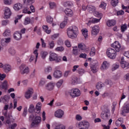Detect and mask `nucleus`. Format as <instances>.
Returning <instances> with one entry per match:
<instances>
[{
    "label": "nucleus",
    "mask_w": 129,
    "mask_h": 129,
    "mask_svg": "<svg viewBox=\"0 0 129 129\" xmlns=\"http://www.w3.org/2000/svg\"><path fill=\"white\" fill-rule=\"evenodd\" d=\"M75 119L76 120H78V121H81V120H82V116L79 114H78L76 115Z\"/></svg>",
    "instance_id": "nucleus-54"
},
{
    "label": "nucleus",
    "mask_w": 129,
    "mask_h": 129,
    "mask_svg": "<svg viewBox=\"0 0 129 129\" xmlns=\"http://www.w3.org/2000/svg\"><path fill=\"white\" fill-rule=\"evenodd\" d=\"M46 21L47 23H51L53 22V18L51 16H47L46 18Z\"/></svg>",
    "instance_id": "nucleus-60"
},
{
    "label": "nucleus",
    "mask_w": 129,
    "mask_h": 129,
    "mask_svg": "<svg viewBox=\"0 0 129 129\" xmlns=\"http://www.w3.org/2000/svg\"><path fill=\"white\" fill-rule=\"evenodd\" d=\"M48 5L50 10H55V9H57V4L54 2H49L48 3Z\"/></svg>",
    "instance_id": "nucleus-30"
},
{
    "label": "nucleus",
    "mask_w": 129,
    "mask_h": 129,
    "mask_svg": "<svg viewBox=\"0 0 129 129\" xmlns=\"http://www.w3.org/2000/svg\"><path fill=\"white\" fill-rule=\"evenodd\" d=\"M10 98V96L8 95L2 96L0 98V102L2 103H4L5 104H6V103H9Z\"/></svg>",
    "instance_id": "nucleus-20"
},
{
    "label": "nucleus",
    "mask_w": 129,
    "mask_h": 129,
    "mask_svg": "<svg viewBox=\"0 0 129 129\" xmlns=\"http://www.w3.org/2000/svg\"><path fill=\"white\" fill-rule=\"evenodd\" d=\"M70 73H71V71H67L64 73L63 76L64 77H68V76L69 75V74H70Z\"/></svg>",
    "instance_id": "nucleus-64"
},
{
    "label": "nucleus",
    "mask_w": 129,
    "mask_h": 129,
    "mask_svg": "<svg viewBox=\"0 0 129 129\" xmlns=\"http://www.w3.org/2000/svg\"><path fill=\"white\" fill-rule=\"evenodd\" d=\"M88 10L91 13H94L96 11V8L93 6H89L88 7Z\"/></svg>",
    "instance_id": "nucleus-38"
},
{
    "label": "nucleus",
    "mask_w": 129,
    "mask_h": 129,
    "mask_svg": "<svg viewBox=\"0 0 129 129\" xmlns=\"http://www.w3.org/2000/svg\"><path fill=\"white\" fill-rule=\"evenodd\" d=\"M94 15L95 16V17H96L97 18H100V20H101V18H102V14L101 13H99L97 11L94 12Z\"/></svg>",
    "instance_id": "nucleus-47"
},
{
    "label": "nucleus",
    "mask_w": 129,
    "mask_h": 129,
    "mask_svg": "<svg viewBox=\"0 0 129 129\" xmlns=\"http://www.w3.org/2000/svg\"><path fill=\"white\" fill-rule=\"evenodd\" d=\"M110 46L112 48L115 49L116 52H119L121 48V44H120L118 41H115L113 43L111 44Z\"/></svg>",
    "instance_id": "nucleus-9"
},
{
    "label": "nucleus",
    "mask_w": 129,
    "mask_h": 129,
    "mask_svg": "<svg viewBox=\"0 0 129 129\" xmlns=\"http://www.w3.org/2000/svg\"><path fill=\"white\" fill-rule=\"evenodd\" d=\"M4 70L6 73H9L12 70V67L9 64H5L4 67Z\"/></svg>",
    "instance_id": "nucleus-31"
},
{
    "label": "nucleus",
    "mask_w": 129,
    "mask_h": 129,
    "mask_svg": "<svg viewBox=\"0 0 129 129\" xmlns=\"http://www.w3.org/2000/svg\"><path fill=\"white\" fill-rule=\"evenodd\" d=\"M111 5L112 7H116L118 5V0H111Z\"/></svg>",
    "instance_id": "nucleus-50"
},
{
    "label": "nucleus",
    "mask_w": 129,
    "mask_h": 129,
    "mask_svg": "<svg viewBox=\"0 0 129 129\" xmlns=\"http://www.w3.org/2000/svg\"><path fill=\"white\" fill-rule=\"evenodd\" d=\"M120 64L121 68L123 69H128L129 63L124 60V57L123 56L121 57Z\"/></svg>",
    "instance_id": "nucleus-11"
},
{
    "label": "nucleus",
    "mask_w": 129,
    "mask_h": 129,
    "mask_svg": "<svg viewBox=\"0 0 129 129\" xmlns=\"http://www.w3.org/2000/svg\"><path fill=\"white\" fill-rule=\"evenodd\" d=\"M44 71L45 73H50V72H52V68L51 67H47L45 68Z\"/></svg>",
    "instance_id": "nucleus-55"
},
{
    "label": "nucleus",
    "mask_w": 129,
    "mask_h": 129,
    "mask_svg": "<svg viewBox=\"0 0 129 129\" xmlns=\"http://www.w3.org/2000/svg\"><path fill=\"white\" fill-rule=\"evenodd\" d=\"M35 20V18L31 17V18L29 17H26L24 21V25L27 26V25H29V24H33L34 23V21Z\"/></svg>",
    "instance_id": "nucleus-19"
},
{
    "label": "nucleus",
    "mask_w": 129,
    "mask_h": 129,
    "mask_svg": "<svg viewBox=\"0 0 129 129\" xmlns=\"http://www.w3.org/2000/svg\"><path fill=\"white\" fill-rule=\"evenodd\" d=\"M78 47L79 50L86 52V53L89 52V47L86 46V45L83 43H80L78 45Z\"/></svg>",
    "instance_id": "nucleus-13"
},
{
    "label": "nucleus",
    "mask_w": 129,
    "mask_h": 129,
    "mask_svg": "<svg viewBox=\"0 0 129 129\" xmlns=\"http://www.w3.org/2000/svg\"><path fill=\"white\" fill-rule=\"evenodd\" d=\"M127 26L128 25H126V24L122 25L121 26V32H122V33H124V32L127 30Z\"/></svg>",
    "instance_id": "nucleus-42"
},
{
    "label": "nucleus",
    "mask_w": 129,
    "mask_h": 129,
    "mask_svg": "<svg viewBox=\"0 0 129 129\" xmlns=\"http://www.w3.org/2000/svg\"><path fill=\"white\" fill-rule=\"evenodd\" d=\"M17 126H18V124H17V123H13L12 124L9 126V127L11 129H16Z\"/></svg>",
    "instance_id": "nucleus-63"
},
{
    "label": "nucleus",
    "mask_w": 129,
    "mask_h": 129,
    "mask_svg": "<svg viewBox=\"0 0 129 129\" xmlns=\"http://www.w3.org/2000/svg\"><path fill=\"white\" fill-rule=\"evenodd\" d=\"M104 86V85L103 84V83H98L96 85V88H97V89L99 90V89H101L102 88V87H103Z\"/></svg>",
    "instance_id": "nucleus-52"
},
{
    "label": "nucleus",
    "mask_w": 129,
    "mask_h": 129,
    "mask_svg": "<svg viewBox=\"0 0 129 129\" xmlns=\"http://www.w3.org/2000/svg\"><path fill=\"white\" fill-rule=\"evenodd\" d=\"M73 53L74 55H75V56H77V55H78V48H77V46H75L73 47Z\"/></svg>",
    "instance_id": "nucleus-49"
},
{
    "label": "nucleus",
    "mask_w": 129,
    "mask_h": 129,
    "mask_svg": "<svg viewBox=\"0 0 129 129\" xmlns=\"http://www.w3.org/2000/svg\"><path fill=\"white\" fill-rule=\"evenodd\" d=\"M35 109L36 110V113H40L41 112V109H42V103L41 102H38L36 103Z\"/></svg>",
    "instance_id": "nucleus-25"
},
{
    "label": "nucleus",
    "mask_w": 129,
    "mask_h": 129,
    "mask_svg": "<svg viewBox=\"0 0 129 129\" xmlns=\"http://www.w3.org/2000/svg\"><path fill=\"white\" fill-rule=\"evenodd\" d=\"M67 36L70 39H76L79 35V30L76 26H72L67 30Z\"/></svg>",
    "instance_id": "nucleus-1"
},
{
    "label": "nucleus",
    "mask_w": 129,
    "mask_h": 129,
    "mask_svg": "<svg viewBox=\"0 0 129 129\" xmlns=\"http://www.w3.org/2000/svg\"><path fill=\"white\" fill-rule=\"evenodd\" d=\"M115 24H116V21L113 19L108 20L106 23L108 27H113Z\"/></svg>",
    "instance_id": "nucleus-29"
},
{
    "label": "nucleus",
    "mask_w": 129,
    "mask_h": 129,
    "mask_svg": "<svg viewBox=\"0 0 129 129\" xmlns=\"http://www.w3.org/2000/svg\"><path fill=\"white\" fill-rule=\"evenodd\" d=\"M99 32V26L98 25L94 26L92 28L91 35L92 36H93V37H95Z\"/></svg>",
    "instance_id": "nucleus-18"
},
{
    "label": "nucleus",
    "mask_w": 129,
    "mask_h": 129,
    "mask_svg": "<svg viewBox=\"0 0 129 129\" xmlns=\"http://www.w3.org/2000/svg\"><path fill=\"white\" fill-rule=\"evenodd\" d=\"M12 16V11L11 9L8 7H6L4 9V18L5 19H10Z\"/></svg>",
    "instance_id": "nucleus-12"
},
{
    "label": "nucleus",
    "mask_w": 129,
    "mask_h": 129,
    "mask_svg": "<svg viewBox=\"0 0 129 129\" xmlns=\"http://www.w3.org/2000/svg\"><path fill=\"white\" fill-rule=\"evenodd\" d=\"M64 13L68 17H72V16L74 15L73 11H72V10L69 8H67L64 10Z\"/></svg>",
    "instance_id": "nucleus-28"
},
{
    "label": "nucleus",
    "mask_w": 129,
    "mask_h": 129,
    "mask_svg": "<svg viewBox=\"0 0 129 129\" xmlns=\"http://www.w3.org/2000/svg\"><path fill=\"white\" fill-rule=\"evenodd\" d=\"M23 4L20 3H16L13 6V9L15 12H19L20 10H22Z\"/></svg>",
    "instance_id": "nucleus-22"
},
{
    "label": "nucleus",
    "mask_w": 129,
    "mask_h": 129,
    "mask_svg": "<svg viewBox=\"0 0 129 129\" xmlns=\"http://www.w3.org/2000/svg\"><path fill=\"white\" fill-rule=\"evenodd\" d=\"M122 112L123 113H128L129 112V103L125 104L123 107Z\"/></svg>",
    "instance_id": "nucleus-32"
},
{
    "label": "nucleus",
    "mask_w": 129,
    "mask_h": 129,
    "mask_svg": "<svg viewBox=\"0 0 129 129\" xmlns=\"http://www.w3.org/2000/svg\"><path fill=\"white\" fill-rule=\"evenodd\" d=\"M40 56L43 60H45L46 58L47 57V56H48V52L46 51H41L40 53Z\"/></svg>",
    "instance_id": "nucleus-39"
},
{
    "label": "nucleus",
    "mask_w": 129,
    "mask_h": 129,
    "mask_svg": "<svg viewBox=\"0 0 129 129\" xmlns=\"http://www.w3.org/2000/svg\"><path fill=\"white\" fill-rule=\"evenodd\" d=\"M95 64H93V63L91 64V71L93 73H96V72L98 71L97 61L96 60H95Z\"/></svg>",
    "instance_id": "nucleus-27"
},
{
    "label": "nucleus",
    "mask_w": 129,
    "mask_h": 129,
    "mask_svg": "<svg viewBox=\"0 0 129 129\" xmlns=\"http://www.w3.org/2000/svg\"><path fill=\"white\" fill-rule=\"evenodd\" d=\"M64 44L68 48H70V47H71V42L69 41V40H66Z\"/></svg>",
    "instance_id": "nucleus-59"
},
{
    "label": "nucleus",
    "mask_w": 129,
    "mask_h": 129,
    "mask_svg": "<svg viewBox=\"0 0 129 129\" xmlns=\"http://www.w3.org/2000/svg\"><path fill=\"white\" fill-rule=\"evenodd\" d=\"M54 116L56 118H62L64 116V110L61 109L56 110L54 112Z\"/></svg>",
    "instance_id": "nucleus-8"
},
{
    "label": "nucleus",
    "mask_w": 129,
    "mask_h": 129,
    "mask_svg": "<svg viewBox=\"0 0 129 129\" xmlns=\"http://www.w3.org/2000/svg\"><path fill=\"white\" fill-rule=\"evenodd\" d=\"M34 55H32L29 58V62H33L35 60V62H37V60H38V49H35L33 52Z\"/></svg>",
    "instance_id": "nucleus-15"
},
{
    "label": "nucleus",
    "mask_w": 129,
    "mask_h": 129,
    "mask_svg": "<svg viewBox=\"0 0 129 129\" xmlns=\"http://www.w3.org/2000/svg\"><path fill=\"white\" fill-rule=\"evenodd\" d=\"M96 53V50L95 49V47H92L90 51V56L91 57H93V56H95V54Z\"/></svg>",
    "instance_id": "nucleus-37"
},
{
    "label": "nucleus",
    "mask_w": 129,
    "mask_h": 129,
    "mask_svg": "<svg viewBox=\"0 0 129 129\" xmlns=\"http://www.w3.org/2000/svg\"><path fill=\"white\" fill-rule=\"evenodd\" d=\"M8 87H9V83L7 80H5L0 86V88L4 89V90H7Z\"/></svg>",
    "instance_id": "nucleus-26"
},
{
    "label": "nucleus",
    "mask_w": 129,
    "mask_h": 129,
    "mask_svg": "<svg viewBox=\"0 0 129 129\" xmlns=\"http://www.w3.org/2000/svg\"><path fill=\"white\" fill-rule=\"evenodd\" d=\"M99 7L103 10H105L106 9V3H104V2H101V4Z\"/></svg>",
    "instance_id": "nucleus-51"
},
{
    "label": "nucleus",
    "mask_w": 129,
    "mask_h": 129,
    "mask_svg": "<svg viewBox=\"0 0 129 129\" xmlns=\"http://www.w3.org/2000/svg\"><path fill=\"white\" fill-rule=\"evenodd\" d=\"M35 111V106L33 104H31L29 105V108H28V112H30V113H32V112H34Z\"/></svg>",
    "instance_id": "nucleus-41"
},
{
    "label": "nucleus",
    "mask_w": 129,
    "mask_h": 129,
    "mask_svg": "<svg viewBox=\"0 0 129 129\" xmlns=\"http://www.w3.org/2000/svg\"><path fill=\"white\" fill-rule=\"evenodd\" d=\"M119 68V64L118 63H114L112 66L111 70L112 71H115L116 69H118Z\"/></svg>",
    "instance_id": "nucleus-44"
},
{
    "label": "nucleus",
    "mask_w": 129,
    "mask_h": 129,
    "mask_svg": "<svg viewBox=\"0 0 129 129\" xmlns=\"http://www.w3.org/2000/svg\"><path fill=\"white\" fill-rule=\"evenodd\" d=\"M49 61H50V62H53V61H55L57 63L59 62H61V58L59 56H58V54L54 52H52L50 53L49 56Z\"/></svg>",
    "instance_id": "nucleus-5"
},
{
    "label": "nucleus",
    "mask_w": 129,
    "mask_h": 129,
    "mask_svg": "<svg viewBox=\"0 0 129 129\" xmlns=\"http://www.w3.org/2000/svg\"><path fill=\"white\" fill-rule=\"evenodd\" d=\"M82 34L86 40L88 39V29L87 28H83L81 30Z\"/></svg>",
    "instance_id": "nucleus-23"
},
{
    "label": "nucleus",
    "mask_w": 129,
    "mask_h": 129,
    "mask_svg": "<svg viewBox=\"0 0 129 129\" xmlns=\"http://www.w3.org/2000/svg\"><path fill=\"white\" fill-rule=\"evenodd\" d=\"M100 19L93 18L91 20L89 21V22L87 23V24L89 25L90 23H92L93 24H96L97 23H99V22H100Z\"/></svg>",
    "instance_id": "nucleus-34"
},
{
    "label": "nucleus",
    "mask_w": 129,
    "mask_h": 129,
    "mask_svg": "<svg viewBox=\"0 0 129 129\" xmlns=\"http://www.w3.org/2000/svg\"><path fill=\"white\" fill-rule=\"evenodd\" d=\"M109 66H110V63H109V62L105 60L102 63L100 69L102 70V71H104L105 70H107V69L109 68Z\"/></svg>",
    "instance_id": "nucleus-16"
},
{
    "label": "nucleus",
    "mask_w": 129,
    "mask_h": 129,
    "mask_svg": "<svg viewBox=\"0 0 129 129\" xmlns=\"http://www.w3.org/2000/svg\"><path fill=\"white\" fill-rule=\"evenodd\" d=\"M62 75V72L60 70H55L53 74V77L57 79L61 78Z\"/></svg>",
    "instance_id": "nucleus-21"
},
{
    "label": "nucleus",
    "mask_w": 129,
    "mask_h": 129,
    "mask_svg": "<svg viewBox=\"0 0 129 129\" xmlns=\"http://www.w3.org/2000/svg\"><path fill=\"white\" fill-rule=\"evenodd\" d=\"M14 38L16 41H20L22 39V33L19 31H16L14 34Z\"/></svg>",
    "instance_id": "nucleus-24"
},
{
    "label": "nucleus",
    "mask_w": 129,
    "mask_h": 129,
    "mask_svg": "<svg viewBox=\"0 0 129 129\" xmlns=\"http://www.w3.org/2000/svg\"><path fill=\"white\" fill-rule=\"evenodd\" d=\"M64 82V80L63 79H60L57 82L55 85L57 88H60L61 86H62V85L63 84Z\"/></svg>",
    "instance_id": "nucleus-36"
},
{
    "label": "nucleus",
    "mask_w": 129,
    "mask_h": 129,
    "mask_svg": "<svg viewBox=\"0 0 129 129\" xmlns=\"http://www.w3.org/2000/svg\"><path fill=\"white\" fill-rule=\"evenodd\" d=\"M48 47L49 49H54L55 47V42H54V41L51 40L49 41L48 44Z\"/></svg>",
    "instance_id": "nucleus-40"
},
{
    "label": "nucleus",
    "mask_w": 129,
    "mask_h": 129,
    "mask_svg": "<svg viewBox=\"0 0 129 129\" xmlns=\"http://www.w3.org/2000/svg\"><path fill=\"white\" fill-rule=\"evenodd\" d=\"M11 37L2 39L1 40V44L2 45H4V44H9V43L11 42Z\"/></svg>",
    "instance_id": "nucleus-33"
},
{
    "label": "nucleus",
    "mask_w": 129,
    "mask_h": 129,
    "mask_svg": "<svg viewBox=\"0 0 129 129\" xmlns=\"http://www.w3.org/2000/svg\"><path fill=\"white\" fill-rule=\"evenodd\" d=\"M64 50V47L62 46H57L54 49V51H55V52H63Z\"/></svg>",
    "instance_id": "nucleus-43"
},
{
    "label": "nucleus",
    "mask_w": 129,
    "mask_h": 129,
    "mask_svg": "<svg viewBox=\"0 0 129 129\" xmlns=\"http://www.w3.org/2000/svg\"><path fill=\"white\" fill-rule=\"evenodd\" d=\"M70 94L72 98H75L81 95V92L77 88H74L70 90Z\"/></svg>",
    "instance_id": "nucleus-6"
},
{
    "label": "nucleus",
    "mask_w": 129,
    "mask_h": 129,
    "mask_svg": "<svg viewBox=\"0 0 129 129\" xmlns=\"http://www.w3.org/2000/svg\"><path fill=\"white\" fill-rule=\"evenodd\" d=\"M20 73L22 75H24L25 74H29L30 72V69H29V67L27 66L25 63L22 64L19 68Z\"/></svg>",
    "instance_id": "nucleus-4"
},
{
    "label": "nucleus",
    "mask_w": 129,
    "mask_h": 129,
    "mask_svg": "<svg viewBox=\"0 0 129 129\" xmlns=\"http://www.w3.org/2000/svg\"><path fill=\"white\" fill-rule=\"evenodd\" d=\"M29 120H33L31 123L32 127H35L39 125L41 122L42 121V118L40 116H34V115L31 114L29 116Z\"/></svg>",
    "instance_id": "nucleus-2"
},
{
    "label": "nucleus",
    "mask_w": 129,
    "mask_h": 129,
    "mask_svg": "<svg viewBox=\"0 0 129 129\" xmlns=\"http://www.w3.org/2000/svg\"><path fill=\"white\" fill-rule=\"evenodd\" d=\"M3 2L6 6H11V5H13V0H4Z\"/></svg>",
    "instance_id": "nucleus-46"
},
{
    "label": "nucleus",
    "mask_w": 129,
    "mask_h": 129,
    "mask_svg": "<svg viewBox=\"0 0 129 129\" xmlns=\"http://www.w3.org/2000/svg\"><path fill=\"white\" fill-rule=\"evenodd\" d=\"M75 80H76V81L73 82V84H74V85L80 84V83H82V81H81V80H80V79L77 78V77L75 78Z\"/></svg>",
    "instance_id": "nucleus-53"
},
{
    "label": "nucleus",
    "mask_w": 129,
    "mask_h": 129,
    "mask_svg": "<svg viewBox=\"0 0 129 129\" xmlns=\"http://www.w3.org/2000/svg\"><path fill=\"white\" fill-rule=\"evenodd\" d=\"M33 94H34V89L29 88L25 92L24 96L26 99H30L33 96Z\"/></svg>",
    "instance_id": "nucleus-10"
},
{
    "label": "nucleus",
    "mask_w": 129,
    "mask_h": 129,
    "mask_svg": "<svg viewBox=\"0 0 129 129\" xmlns=\"http://www.w3.org/2000/svg\"><path fill=\"white\" fill-rule=\"evenodd\" d=\"M121 123H122V120H121V118H119L116 121V126H120V125H121Z\"/></svg>",
    "instance_id": "nucleus-56"
},
{
    "label": "nucleus",
    "mask_w": 129,
    "mask_h": 129,
    "mask_svg": "<svg viewBox=\"0 0 129 129\" xmlns=\"http://www.w3.org/2000/svg\"><path fill=\"white\" fill-rule=\"evenodd\" d=\"M66 25H67V20H66L63 21H62L60 24V29H64L65 27L66 26Z\"/></svg>",
    "instance_id": "nucleus-45"
},
{
    "label": "nucleus",
    "mask_w": 129,
    "mask_h": 129,
    "mask_svg": "<svg viewBox=\"0 0 129 129\" xmlns=\"http://www.w3.org/2000/svg\"><path fill=\"white\" fill-rule=\"evenodd\" d=\"M78 73L81 76H82V75L85 73V70L82 69H80L78 70Z\"/></svg>",
    "instance_id": "nucleus-58"
},
{
    "label": "nucleus",
    "mask_w": 129,
    "mask_h": 129,
    "mask_svg": "<svg viewBox=\"0 0 129 129\" xmlns=\"http://www.w3.org/2000/svg\"><path fill=\"white\" fill-rule=\"evenodd\" d=\"M8 52L12 55H15V54H16V50L13 47L9 48L8 50Z\"/></svg>",
    "instance_id": "nucleus-48"
},
{
    "label": "nucleus",
    "mask_w": 129,
    "mask_h": 129,
    "mask_svg": "<svg viewBox=\"0 0 129 129\" xmlns=\"http://www.w3.org/2000/svg\"><path fill=\"white\" fill-rule=\"evenodd\" d=\"M10 35H11V31L10 30H6L3 33L4 37H8V36H10Z\"/></svg>",
    "instance_id": "nucleus-57"
},
{
    "label": "nucleus",
    "mask_w": 129,
    "mask_h": 129,
    "mask_svg": "<svg viewBox=\"0 0 129 129\" xmlns=\"http://www.w3.org/2000/svg\"><path fill=\"white\" fill-rule=\"evenodd\" d=\"M78 127H82L84 129H88L90 127V123L87 120L80 121L78 124Z\"/></svg>",
    "instance_id": "nucleus-7"
},
{
    "label": "nucleus",
    "mask_w": 129,
    "mask_h": 129,
    "mask_svg": "<svg viewBox=\"0 0 129 129\" xmlns=\"http://www.w3.org/2000/svg\"><path fill=\"white\" fill-rule=\"evenodd\" d=\"M42 29H43L44 32L46 33V34H51V29H49L48 26L43 25L42 26Z\"/></svg>",
    "instance_id": "nucleus-35"
},
{
    "label": "nucleus",
    "mask_w": 129,
    "mask_h": 129,
    "mask_svg": "<svg viewBox=\"0 0 129 129\" xmlns=\"http://www.w3.org/2000/svg\"><path fill=\"white\" fill-rule=\"evenodd\" d=\"M106 54L107 57L110 59H115L116 57V51L112 48H108L106 50Z\"/></svg>",
    "instance_id": "nucleus-3"
},
{
    "label": "nucleus",
    "mask_w": 129,
    "mask_h": 129,
    "mask_svg": "<svg viewBox=\"0 0 129 129\" xmlns=\"http://www.w3.org/2000/svg\"><path fill=\"white\" fill-rule=\"evenodd\" d=\"M7 77V75L6 74H1L0 73V80L3 81Z\"/></svg>",
    "instance_id": "nucleus-61"
},
{
    "label": "nucleus",
    "mask_w": 129,
    "mask_h": 129,
    "mask_svg": "<svg viewBox=\"0 0 129 129\" xmlns=\"http://www.w3.org/2000/svg\"><path fill=\"white\" fill-rule=\"evenodd\" d=\"M59 37V33H56L51 36V38L52 40H56V38Z\"/></svg>",
    "instance_id": "nucleus-62"
},
{
    "label": "nucleus",
    "mask_w": 129,
    "mask_h": 129,
    "mask_svg": "<svg viewBox=\"0 0 129 129\" xmlns=\"http://www.w3.org/2000/svg\"><path fill=\"white\" fill-rule=\"evenodd\" d=\"M54 88H55V83L53 82L48 83L44 86V89L48 91H52Z\"/></svg>",
    "instance_id": "nucleus-14"
},
{
    "label": "nucleus",
    "mask_w": 129,
    "mask_h": 129,
    "mask_svg": "<svg viewBox=\"0 0 129 129\" xmlns=\"http://www.w3.org/2000/svg\"><path fill=\"white\" fill-rule=\"evenodd\" d=\"M30 6L29 4H26L23 5V10H22V13L23 14H26L27 15H31L32 14V12L30 11V8H29V6Z\"/></svg>",
    "instance_id": "nucleus-17"
}]
</instances>
